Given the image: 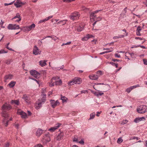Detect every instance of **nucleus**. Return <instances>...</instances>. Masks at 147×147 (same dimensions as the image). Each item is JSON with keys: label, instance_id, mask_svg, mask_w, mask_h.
<instances>
[{"label": "nucleus", "instance_id": "obj_39", "mask_svg": "<svg viewBox=\"0 0 147 147\" xmlns=\"http://www.w3.org/2000/svg\"><path fill=\"white\" fill-rule=\"evenodd\" d=\"M9 44H10V43H9H9H7V45H6V48L7 49H8V50H9L13 51V50L11 48H9V47L8 46H9Z\"/></svg>", "mask_w": 147, "mask_h": 147}, {"label": "nucleus", "instance_id": "obj_48", "mask_svg": "<svg viewBox=\"0 0 147 147\" xmlns=\"http://www.w3.org/2000/svg\"><path fill=\"white\" fill-rule=\"evenodd\" d=\"M141 30H142L141 27L140 26H138L137 27L136 31L140 32V31Z\"/></svg>", "mask_w": 147, "mask_h": 147}, {"label": "nucleus", "instance_id": "obj_43", "mask_svg": "<svg viewBox=\"0 0 147 147\" xmlns=\"http://www.w3.org/2000/svg\"><path fill=\"white\" fill-rule=\"evenodd\" d=\"M132 90V88L130 87L128 88L126 90V91L128 93H129Z\"/></svg>", "mask_w": 147, "mask_h": 147}, {"label": "nucleus", "instance_id": "obj_23", "mask_svg": "<svg viewBox=\"0 0 147 147\" xmlns=\"http://www.w3.org/2000/svg\"><path fill=\"white\" fill-rule=\"evenodd\" d=\"M64 134L63 133H60L57 136L56 139L57 140H60L63 138Z\"/></svg>", "mask_w": 147, "mask_h": 147}, {"label": "nucleus", "instance_id": "obj_45", "mask_svg": "<svg viewBox=\"0 0 147 147\" xmlns=\"http://www.w3.org/2000/svg\"><path fill=\"white\" fill-rule=\"evenodd\" d=\"M102 74V72L101 71H98L96 72L97 75L99 76L101 75Z\"/></svg>", "mask_w": 147, "mask_h": 147}, {"label": "nucleus", "instance_id": "obj_8", "mask_svg": "<svg viewBox=\"0 0 147 147\" xmlns=\"http://www.w3.org/2000/svg\"><path fill=\"white\" fill-rule=\"evenodd\" d=\"M102 10L101 9L97 10L96 11L91 12L90 14V18L91 19H93L94 21H95L96 15V14L97 13Z\"/></svg>", "mask_w": 147, "mask_h": 147}, {"label": "nucleus", "instance_id": "obj_57", "mask_svg": "<svg viewBox=\"0 0 147 147\" xmlns=\"http://www.w3.org/2000/svg\"><path fill=\"white\" fill-rule=\"evenodd\" d=\"M64 2H71L74 1L75 0H62Z\"/></svg>", "mask_w": 147, "mask_h": 147}, {"label": "nucleus", "instance_id": "obj_16", "mask_svg": "<svg viewBox=\"0 0 147 147\" xmlns=\"http://www.w3.org/2000/svg\"><path fill=\"white\" fill-rule=\"evenodd\" d=\"M35 27V25L34 24H32L31 25L25 27V30L26 31H29L33 28H34Z\"/></svg>", "mask_w": 147, "mask_h": 147}, {"label": "nucleus", "instance_id": "obj_41", "mask_svg": "<svg viewBox=\"0 0 147 147\" xmlns=\"http://www.w3.org/2000/svg\"><path fill=\"white\" fill-rule=\"evenodd\" d=\"M110 64H111L113 66H115L116 68H117L118 67V64L117 63H115L113 62H111L110 63Z\"/></svg>", "mask_w": 147, "mask_h": 147}, {"label": "nucleus", "instance_id": "obj_33", "mask_svg": "<svg viewBox=\"0 0 147 147\" xmlns=\"http://www.w3.org/2000/svg\"><path fill=\"white\" fill-rule=\"evenodd\" d=\"M61 100H62L63 102H65L67 100V98L64 96H63L62 95H61Z\"/></svg>", "mask_w": 147, "mask_h": 147}, {"label": "nucleus", "instance_id": "obj_12", "mask_svg": "<svg viewBox=\"0 0 147 147\" xmlns=\"http://www.w3.org/2000/svg\"><path fill=\"white\" fill-rule=\"evenodd\" d=\"M13 75L9 74L6 75L4 77L5 81L6 82L7 80H11L13 79Z\"/></svg>", "mask_w": 147, "mask_h": 147}, {"label": "nucleus", "instance_id": "obj_36", "mask_svg": "<svg viewBox=\"0 0 147 147\" xmlns=\"http://www.w3.org/2000/svg\"><path fill=\"white\" fill-rule=\"evenodd\" d=\"M4 118H5V119H4L3 122L5 124V126L6 127H7L8 125V123L9 122V120H6V119L7 117H6V118L5 117H4Z\"/></svg>", "mask_w": 147, "mask_h": 147}, {"label": "nucleus", "instance_id": "obj_30", "mask_svg": "<svg viewBox=\"0 0 147 147\" xmlns=\"http://www.w3.org/2000/svg\"><path fill=\"white\" fill-rule=\"evenodd\" d=\"M103 50H107V51H105V52H106V53L111 52L113 50V49L111 48H104Z\"/></svg>", "mask_w": 147, "mask_h": 147}, {"label": "nucleus", "instance_id": "obj_29", "mask_svg": "<svg viewBox=\"0 0 147 147\" xmlns=\"http://www.w3.org/2000/svg\"><path fill=\"white\" fill-rule=\"evenodd\" d=\"M16 84V82L11 81L9 84L8 85L10 87L12 88Z\"/></svg>", "mask_w": 147, "mask_h": 147}, {"label": "nucleus", "instance_id": "obj_31", "mask_svg": "<svg viewBox=\"0 0 147 147\" xmlns=\"http://www.w3.org/2000/svg\"><path fill=\"white\" fill-rule=\"evenodd\" d=\"M11 104H15L17 105H18L19 104V102L18 100H12L11 101Z\"/></svg>", "mask_w": 147, "mask_h": 147}, {"label": "nucleus", "instance_id": "obj_37", "mask_svg": "<svg viewBox=\"0 0 147 147\" xmlns=\"http://www.w3.org/2000/svg\"><path fill=\"white\" fill-rule=\"evenodd\" d=\"M123 140L121 138H120L118 139L117 141V142L118 144H120L123 142Z\"/></svg>", "mask_w": 147, "mask_h": 147}, {"label": "nucleus", "instance_id": "obj_64", "mask_svg": "<svg viewBox=\"0 0 147 147\" xmlns=\"http://www.w3.org/2000/svg\"><path fill=\"white\" fill-rule=\"evenodd\" d=\"M87 92V91L86 90H82L81 91V93H85L86 92Z\"/></svg>", "mask_w": 147, "mask_h": 147}, {"label": "nucleus", "instance_id": "obj_3", "mask_svg": "<svg viewBox=\"0 0 147 147\" xmlns=\"http://www.w3.org/2000/svg\"><path fill=\"white\" fill-rule=\"evenodd\" d=\"M82 82L81 78L79 77H75L72 80L70 81L68 83L69 85H71L74 84H80Z\"/></svg>", "mask_w": 147, "mask_h": 147}, {"label": "nucleus", "instance_id": "obj_17", "mask_svg": "<svg viewBox=\"0 0 147 147\" xmlns=\"http://www.w3.org/2000/svg\"><path fill=\"white\" fill-rule=\"evenodd\" d=\"M24 4V3L21 2L20 0H17L16 2L14 4V5L17 7H20L22 5Z\"/></svg>", "mask_w": 147, "mask_h": 147}, {"label": "nucleus", "instance_id": "obj_7", "mask_svg": "<svg viewBox=\"0 0 147 147\" xmlns=\"http://www.w3.org/2000/svg\"><path fill=\"white\" fill-rule=\"evenodd\" d=\"M30 75L36 78L40 77V74L35 70H31L30 72Z\"/></svg>", "mask_w": 147, "mask_h": 147}, {"label": "nucleus", "instance_id": "obj_26", "mask_svg": "<svg viewBox=\"0 0 147 147\" xmlns=\"http://www.w3.org/2000/svg\"><path fill=\"white\" fill-rule=\"evenodd\" d=\"M84 28V25L82 24L79 25L77 28V29L78 32H80L82 31L83 29Z\"/></svg>", "mask_w": 147, "mask_h": 147}, {"label": "nucleus", "instance_id": "obj_24", "mask_svg": "<svg viewBox=\"0 0 147 147\" xmlns=\"http://www.w3.org/2000/svg\"><path fill=\"white\" fill-rule=\"evenodd\" d=\"M93 93L95 95L98 97L99 96H101L104 94V93L102 92H100L98 91V92H93Z\"/></svg>", "mask_w": 147, "mask_h": 147}, {"label": "nucleus", "instance_id": "obj_4", "mask_svg": "<svg viewBox=\"0 0 147 147\" xmlns=\"http://www.w3.org/2000/svg\"><path fill=\"white\" fill-rule=\"evenodd\" d=\"M147 106L145 105H141L137 108V112L140 114L144 113L146 112Z\"/></svg>", "mask_w": 147, "mask_h": 147}, {"label": "nucleus", "instance_id": "obj_59", "mask_svg": "<svg viewBox=\"0 0 147 147\" xmlns=\"http://www.w3.org/2000/svg\"><path fill=\"white\" fill-rule=\"evenodd\" d=\"M140 46V45H137V46H136V45H133L131 47V48H137L138 47Z\"/></svg>", "mask_w": 147, "mask_h": 147}, {"label": "nucleus", "instance_id": "obj_18", "mask_svg": "<svg viewBox=\"0 0 147 147\" xmlns=\"http://www.w3.org/2000/svg\"><path fill=\"white\" fill-rule=\"evenodd\" d=\"M89 77L90 79L93 80H96L98 79V76L97 75L95 74H92V75H90Z\"/></svg>", "mask_w": 147, "mask_h": 147}, {"label": "nucleus", "instance_id": "obj_11", "mask_svg": "<svg viewBox=\"0 0 147 147\" xmlns=\"http://www.w3.org/2000/svg\"><path fill=\"white\" fill-rule=\"evenodd\" d=\"M17 114L21 115V117L23 119H25L27 117V115L26 113L22 111L19 110L18 111Z\"/></svg>", "mask_w": 147, "mask_h": 147}, {"label": "nucleus", "instance_id": "obj_51", "mask_svg": "<svg viewBox=\"0 0 147 147\" xmlns=\"http://www.w3.org/2000/svg\"><path fill=\"white\" fill-rule=\"evenodd\" d=\"M143 61L144 64L147 65V60L146 59H143Z\"/></svg>", "mask_w": 147, "mask_h": 147}, {"label": "nucleus", "instance_id": "obj_25", "mask_svg": "<svg viewBox=\"0 0 147 147\" xmlns=\"http://www.w3.org/2000/svg\"><path fill=\"white\" fill-rule=\"evenodd\" d=\"M47 61L45 60L40 61L39 62V65L42 67H44L47 65L46 63Z\"/></svg>", "mask_w": 147, "mask_h": 147}, {"label": "nucleus", "instance_id": "obj_1", "mask_svg": "<svg viewBox=\"0 0 147 147\" xmlns=\"http://www.w3.org/2000/svg\"><path fill=\"white\" fill-rule=\"evenodd\" d=\"M11 109V107L7 103L4 104L2 106L1 109L2 110V115L4 117H7L8 115L6 112Z\"/></svg>", "mask_w": 147, "mask_h": 147}, {"label": "nucleus", "instance_id": "obj_10", "mask_svg": "<svg viewBox=\"0 0 147 147\" xmlns=\"http://www.w3.org/2000/svg\"><path fill=\"white\" fill-rule=\"evenodd\" d=\"M41 52V51L36 46H34L33 50V53L34 55H40Z\"/></svg>", "mask_w": 147, "mask_h": 147}, {"label": "nucleus", "instance_id": "obj_55", "mask_svg": "<svg viewBox=\"0 0 147 147\" xmlns=\"http://www.w3.org/2000/svg\"><path fill=\"white\" fill-rule=\"evenodd\" d=\"M21 18H19L18 19H17V20H14V21L15 22H19L20 21H21Z\"/></svg>", "mask_w": 147, "mask_h": 147}, {"label": "nucleus", "instance_id": "obj_47", "mask_svg": "<svg viewBox=\"0 0 147 147\" xmlns=\"http://www.w3.org/2000/svg\"><path fill=\"white\" fill-rule=\"evenodd\" d=\"M71 43V41H70V42H67L66 43H63L62 45L61 46H64L65 45H69Z\"/></svg>", "mask_w": 147, "mask_h": 147}, {"label": "nucleus", "instance_id": "obj_28", "mask_svg": "<svg viewBox=\"0 0 147 147\" xmlns=\"http://www.w3.org/2000/svg\"><path fill=\"white\" fill-rule=\"evenodd\" d=\"M41 101L42 102H45L46 100V94H42L41 95Z\"/></svg>", "mask_w": 147, "mask_h": 147}, {"label": "nucleus", "instance_id": "obj_14", "mask_svg": "<svg viewBox=\"0 0 147 147\" xmlns=\"http://www.w3.org/2000/svg\"><path fill=\"white\" fill-rule=\"evenodd\" d=\"M50 140V138L48 135H45L42 138V141L43 142H47Z\"/></svg>", "mask_w": 147, "mask_h": 147}, {"label": "nucleus", "instance_id": "obj_54", "mask_svg": "<svg viewBox=\"0 0 147 147\" xmlns=\"http://www.w3.org/2000/svg\"><path fill=\"white\" fill-rule=\"evenodd\" d=\"M73 141L74 142H78V140L77 138H74L73 140Z\"/></svg>", "mask_w": 147, "mask_h": 147}, {"label": "nucleus", "instance_id": "obj_52", "mask_svg": "<svg viewBox=\"0 0 147 147\" xmlns=\"http://www.w3.org/2000/svg\"><path fill=\"white\" fill-rule=\"evenodd\" d=\"M34 147H43V146L40 144H38L34 146Z\"/></svg>", "mask_w": 147, "mask_h": 147}, {"label": "nucleus", "instance_id": "obj_40", "mask_svg": "<svg viewBox=\"0 0 147 147\" xmlns=\"http://www.w3.org/2000/svg\"><path fill=\"white\" fill-rule=\"evenodd\" d=\"M8 52V51H5L3 49H1L0 50V54L5 53Z\"/></svg>", "mask_w": 147, "mask_h": 147}, {"label": "nucleus", "instance_id": "obj_42", "mask_svg": "<svg viewBox=\"0 0 147 147\" xmlns=\"http://www.w3.org/2000/svg\"><path fill=\"white\" fill-rule=\"evenodd\" d=\"M128 121L127 120L125 119V120H123L121 122V124L122 125H124L126 124L127 122Z\"/></svg>", "mask_w": 147, "mask_h": 147}, {"label": "nucleus", "instance_id": "obj_32", "mask_svg": "<svg viewBox=\"0 0 147 147\" xmlns=\"http://www.w3.org/2000/svg\"><path fill=\"white\" fill-rule=\"evenodd\" d=\"M95 114L94 112L91 113L90 115V117L89 120H91L94 118L95 116Z\"/></svg>", "mask_w": 147, "mask_h": 147}, {"label": "nucleus", "instance_id": "obj_56", "mask_svg": "<svg viewBox=\"0 0 147 147\" xmlns=\"http://www.w3.org/2000/svg\"><path fill=\"white\" fill-rule=\"evenodd\" d=\"M29 78L32 80H34V81H35L38 84H39V82L38 81L34 79V78Z\"/></svg>", "mask_w": 147, "mask_h": 147}, {"label": "nucleus", "instance_id": "obj_60", "mask_svg": "<svg viewBox=\"0 0 147 147\" xmlns=\"http://www.w3.org/2000/svg\"><path fill=\"white\" fill-rule=\"evenodd\" d=\"M136 35L138 36H140L141 34L140 33V32L136 31Z\"/></svg>", "mask_w": 147, "mask_h": 147}, {"label": "nucleus", "instance_id": "obj_63", "mask_svg": "<svg viewBox=\"0 0 147 147\" xmlns=\"http://www.w3.org/2000/svg\"><path fill=\"white\" fill-rule=\"evenodd\" d=\"M78 142L80 144H83L84 143V141L82 140L81 141H80L79 142Z\"/></svg>", "mask_w": 147, "mask_h": 147}, {"label": "nucleus", "instance_id": "obj_22", "mask_svg": "<svg viewBox=\"0 0 147 147\" xmlns=\"http://www.w3.org/2000/svg\"><path fill=\"white\" fill-rule=\"evenodd\" d=\"M145 118L144 117H138L136 118L134 120V122L136 123H138L140 121L143 120H145Z\"/></svg>", "mask_w": 147, "mask_h": 147}, {"label": "nucleus", "instance_id": "obj_62", "mask_svg": "<svg viewBox=\"0 0 147 147\" xmlns=\"http://www.w3.org/2000/svg\"><path fill=\"white\" fill-rule=\"evenodd\" d=\"M9 146V143L8 142H7L5 144V147H8Z\"/></svg>", "mask_w": 147, "mask_h": 147}, {"label": "nucleus", "instance_id": "obj_50", "mask_svg": "<svg viewBox=\"0 0 147 147\" xmlns=\"http://www.w3.org/2000/svg\"><path fill=\"white\" fill-rule=\"evenodd\" d=\"M14 1H13V2H11L10 3H4V5L6 6H7V5H11L13 3Z\"/></svg>", "mask_w": 147, "mask_h": 147}, {"label": "nucleus", "instance_id": "obj_34", "mask_svg": "<svg viewBox=\"0 0 147 147\" xmlns=\"http://www.w3.org/2000/svg\"><path fill=\"white\" fill-rule=\"evenodd\" d=\"M125 36L124 35H118L117 36H115L113 37V38L114 39H115L117 38H123Z\"/></svg>", "mask_w": 147, "mask_h": 147}, {"label": "nucleus", "instance_id": "obj_58", "mask_svg": "<svg viewBox=\"0 0 147 147\" xmlns=\"http://www.w3.org/2000/svg\"><path fill=\"white\" fill-rule=\"evenodd\" d=\"M135 39L136 40L139 39L140 40H142L144 39L143 38L140 37H136L135 38Z\"/></svg>", "mask_w": 147, "mask_h": 147}, {"label": "nucleus", "instance_id": "obj_38", "mask_svg": "<svg viewBox=\"0 0 147 147\" xmlns=\"http://www.w3.org/2000/svg\"><path fill=\"white\" fill-rule=\"evenodd\" d=\"M12 61L11 59H8L6 61L5 63H6L7 64H10L11 63Z\"/></svg>", "mask_w": 147, "mask_h": 147}, {"label": "nucleus", "instance_id": "obj_5", "mask_svg": "<svg viewBox=\"0 0 147 147\" xmlns=\"http://www.w3.org/2000/svg\"><path fill=\"white\" fill-rule=\"evenodd\" d=\"M80 16V15L78 12L75 11L71 13L69 17L71 19L73 20H76L79 19Z\"/></svg>", "mask_w": 147, "mask_h": 147}, {"label": "nucleus", "instance_id": "obj_53", "mask_svg": "<svg viewBox=\"0 0 147 147\" xmlns=\"http://www.w3.org/2000/svg\"><path fill=\"white\" fill-rule=\"evenodd\" d=\"M115 57L117 58H120L121 57L120 55L117 53H116L115 55Z\"/></svg>", "mask_w": 147, "mask_h": 147}, {"label": "nucleus", "instance_id": "obj_6", "mask_svg": "<svg viewBox=\"0 0 147 147\" xmlns=\"http://www.w3.org/2000/svg\"><path fill=\"white\" fill-rule=\"evenodd\" d=\"M20 28L19 25L16 24H9L7 26V29L10 30H17Z\"/></svg>", "mask_w": 147, "mask_h": 147}, {"label": "nucleus", "instance_id": "obj_20", "mask_svg": "<svg viewBox=\"0 0 147 147\" xmlns=\"http://www.w3.org/2000/svg\"><path fill=\"white\" fill-rule=\"evenodd\" d=\"M40 100H38L36 103V108L37 109H39L42 106V103Z\"/></svg>", "mask_w": 147, "mask_h": 147}, {"label": "nucleus", "instance_id": "obj_9", "mask_svg": "<svg viewBox=\"0 0 147 147\" xmlns=\"http://www.w3.org/2000/svg\"><path fill=\"white\" fill-rule=\"evenodd\" d=\"M22 98L24 100L27 104L30 105L31 104V98L30 96H27L26 94H25L23 95Z\"/></svg>", "mask_w": 147, "mask_h": 147}, {"label": "nucleus", "instance_id": "obj_61", "mask_svg": "<svg viewBox=\"0 0 147 147\" xmlns=\"http://www.w3.org/2000/svg\"><path fill=\"white\" fill-rule=\"evenodd\" d=\"M132 139L133 140L136 139V140H138L139 139V138L138 137H134Z\"/></svg>", "mask_w": 147, "mask_h": 147}, {"label": "nucleus", "instance_id": "obj_13", "mask_svg": "<svg viewBox=\"0 0 147 147\" xmlns=\"http://www.w3.org/2000/svg\"><path fill=\"white\" fill-rule=\"evenodd\" d=\"M50 101L51 106L53 108L55 107L56 106L59 104V102L57 100L55 101L54 100H51Z\"/></svg>", "mask_w": 147, "mask_h": 147}, {"label": "nucleus", "instance_id": "obj_15", "mask_svg": "<svg viewBox=\"0 0 147 147\" xmlns=\"http://www.w3.org/2000/svg\"><path fill=\"white\" fill-rule=\"evenodd\" d=\"M61 124L60 123H58L56 126L55 127H51L50 129H49V131H51V132H53L56 129H57L58 127H59Z\"/></svg>", "mask_w": 147, "mask_h": 147}, {"label": "nucleus", "instance_id": "obj_49", "mask_svg": "<svg viewBox=\"0 0 147 147\" xmlns=\"http://www.w3.org/2000/svg\"><path fill=\"white\" fill-rule=\"evenodd\" d=\"M45 21H46L45 20V19L41 20H40V21H39L38 22V24H40L44 22Z\"/></svg>", "mask_w": 147, "mask_h": 147}, {"label": "nucleus", "instance_id": "obj_21", "mask_svg": "<svg viewBox=\"0 0 147 147\" xmlns=\"http://www.w3.org/2000/svg\"><path fill=\"white\" fill-rule=\"evenodd\" d=\"M92 37H93V36L92 35L88 34L82 38V40L83 41H86L88 39Z\"/></svg>", "mask_w": 147, "mask_h": 147}, {"label": "nucleus", "instance_id": "obj_46", "mask_svg": "<svg viewBox=\"0 0 147 147\" xmlns=\"http://www.w3.org/2000/svg\"><path fill=\"white\" fill-rule=\"evenodd\" d=\"M102 18L100 16H99L98 17H96L95 20H97V21H98L101 20H102Z\"/></svg>", "mask_w": 147, "mask_h": 147}, {"label": "nucleus", "instance_id": "obj_19", "mask_svg": "<svg viewBox=\"0 0 147 147\" xmlns=\"http://www.w3.org/2000/svg\"><path fill=\"white\" fill-rule=\"evenodd\" d=\"M43 130L41 129H38L36 132V135L37 137L40 136L42 133Z\"/></svg>", "mask_w": 147, "mask_h": 147}, {"label": "nucleus", "instance_id": "obj_2", "mask_svg": "<svg viewBox=\"0 0 147 147\" xmlns=\"http://www.w3.org/2000/svg\"><path fill=\"white\" fill-rule=\"evenodd\" d=\"M59 77L57 76L53 77L49 83L50 86L52 87L54 85V83L56 85H60L61 84L62 82L61 80H59Z\"/></svg>", "mask_w": 147, "mask_h": 147}, {"label": "nucleus", "instance_id": "obj_44", "mask_svg": "<svg viewBox=\"0 0 147 147\" xmlns=\"http://www.w3.org/2000/svg\"><path fill=\"white\" fill-rule=\"evenodd\" d=\"M53 17V16H49V17L46 18L45 19L46 21L52 18Z\"/></svg>", "mask_w": 147, "mask_h": 147}, {"label": "nucleus", "instance_id": "obj_27", "mask_svg": "<svg viewBox=\"0 0 147 147\" xmlns=\"http://www.w3.org/2000/svg\"><path fill=\"white\" fill-rule=\"evenodd\" d=\"M67 21V20H62L58 22L57 24L58 25L61 24L62 25H63L66 23Z\"/></svg>", "mask_w": 147, "mask_h": 147}, {"label": "nucleus", "instance_id": "obj_35", "mask_svg": "<svg viewBox=\"0 0 147 147\" xmlns=\"http://www.w3.org/2000/svg\"><path fill=\"white\" fill-rule=\"evenodd\" d=\"M20 18H21L20 15L19 13H17L16 14V16L14 17L12 19L13 20L17 18L19 19Z\"/></svg>", "mask_w": 147, "mask_h": 147}]
</instances>
